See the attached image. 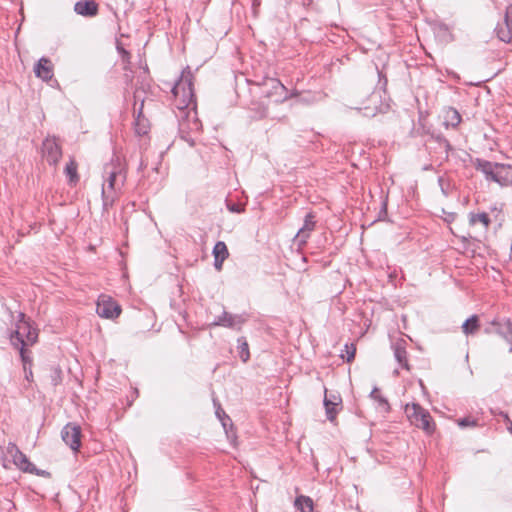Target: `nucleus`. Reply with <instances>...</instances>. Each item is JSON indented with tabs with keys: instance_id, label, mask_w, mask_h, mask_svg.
I'll return each instance as SVG.
<instances>
[{
	"instance_id": "obj_1",
	"label": "nucleus",
	"mask_w": 512,
	"mask_h": 512,
	"mask_svg": "<svg viewBox=\"0 0 512 512\" xmlns=\"http://www.w3.org/2000/svg\"><path fill=\"white\" fill-rule=\"evenodd\" d=\"M31 325L28 322L21 321L16 325V329L10 335L11 344L16 348L21 356L26 379L32 376V366L30 361V346L32 345Z\"/></svg>"
},
{
	"instance_id": "obj_2",
	"label": "nucleus",
	"mask_w": 512,
	"mask_h": 512,
	"mask_svg": "<svg viewBox=\"0 0 512 512\" xmlns=\"http://www.w3.org/2000/svg\"><path fill=\"white\" fill-rule=\"evenodd\" d=\"M405 413L412 425L422 429L427 434H432L435 430V422L430 413L418 403L407 404Z\"/></svg>"
},
{
	"instance_id": "obj_3",
	"label": "nucleus",
	"mask_w": 512,
	"mask_h": 512,
	"mask_svg": "<svg viewBox=\"0 0 512 512\" xmlns=\"http://www.w3.org/2000/svg\"><path fill=\"white\" fill-rule=\"evenodd\" d=\"M194 76L189 66L184 68L179 79L172 87V93L176 97L182 98V103L188 107L194 100Z\"/></svg>"
},
{
	"instance_id": "obj_4",
	"label": "nucleus",
	"mask_w": 512,
	"mask_h": 512,
	"mask_svg": "<svg viewBox=\"0 0 512 512\" xmlns=\"http://www.w3.org/2000/svg\"><path fill=\"white\" fill-rule=\"evenodd\" d=\"M259 86L262 97L272 99L275 103H282L288 98L287 89L279 79L266 77Z\"/></svg>"
},
{
	"instance_id": "obj_5",
	"label": "nucleus",
	"mask_w": 512,
	"mask_h": 512,
	"mask_svg": "<svg viewBox=\"0 0 512 512\" xmlns=\"http://www.w3.org/2000/svg\"><path fill=\"white\" fill-rule=\"evenodd\" d=\"M474 166L477 171L482 172L485 175L486 180L493 182L501 181V172L495 171L496 169L504 170L506 168H510V165L493 163L488 160H484L481 158H476L474 161Z\"/></svg>"
},
{
	"instance_id": "obj_6",
	"label": "nucleus",
	"mask_w": 512,
	"mask_h": 512,
	"mask_svg": "<svg viewBox=\"0 0 512 512\" xmlns=\"http://www.w3.org/2000/svg\"><path fill=\"white\" fill-rule=\"evenodd\" d=\"M34 76L42 79L52 88L59 86L58 81L54 79V65L47 57H41L34 65Z\"/></svg>"
},
{
	"instance_id": "obj_7",
	"label": "nucleus",
	"mask_w": 512,
	"mask_h": 512,
	"mask_svg": "<svg viewBox=\"0 0 512 512\" xmlns=\"http://www.w3.org/2000/svg\"><path fill=\"white\" fill-rule=\"evenodd\" d=\"M247 320L248 316L246 314H231L224 310L221 315L215 317L210 326H220L240 331L242 325L247 322Z\"/></svg>"
},
{
	"instance_id": "obj_8",
	"label": "nucleus",
	"mask_w": 512,
	"mask_h": 512,
	"mask_svg": "<svg viewBox=\"0 0 512 512\" xmlns=\"http://www.w3.org/2000/svg\"><path fill=\"white\" fill-rule=\"evenodd\" d=\"M104 172L107 174V179L103 183L105 188L121 190L126 181V174L123 172L120 164L117 167L113 163L108 164L105 166Z\"/></svg>"
},
{
	"instance_id": "obj_9",
	"label": "nucleus",
	"mask_w": 512,
	"mask_h": 512,
	"mask_svg": "<svg viewBox=\"0 0 512 512\" xmlns=\"http://www.w3.org/2000/svg\"><path fill=\"white\" fill-rule=\"evenodd\" d=\"M81 435V427L74 423L66 424L61 431L62 440L74 452L81 447Z\"/></svg>"
},
{
	"instance_id": "obj_10",
	"label": "nucleus",
	"mask_w": 512,
	"mask_h": 512,
	"mask_svg": "<svg viewBox=\"0 0 512 512\" xmlns=\"http://www.w3.org/2000/svg\"><path fill=\"white\" fill-rule=\"evenodd\" d=\"M121 306L111 298L102 296L97 303L96 312L97 314L105 319H114L121 313Z\"/></svg>"
},
{
	"instance_id": "obj_11",
	"label": "nucleus",
	"mask_w": 512,
	"mask_h": 512,
	"mask_svg": "<svg viewBox=\"0 0 512 512\" xmlns=\"http://www.w3.org/2000/svg\"><path fill=\"white\" fill-rule=\"evenodd\" d=\"M41 152L49 165H56L62 155L61 147L55 138H46L42 143Z\"/></svg>"
},
{
	"instance_id": "obj_12",
	"label": "nucleus",
	"mask_w": 512,
	"mask_h": 512,
	"mask_svg": "<svg viewBox=\"0 0 512 512\" xmlns=\"http://www.w3.org/2000/svg\"><path fill=\"white\" fill-rule=\"evenodd\" d=\"M363 108L364 110L369 111L368 113H366V115L374 116L377 113L385 112L389 108V105L388 103L382 100V95L380 91H373L369 95L367 103H365Z\"/></svg>"
},
{
	"instance_id": "obj_13",
	"label": "nucleus",
	"mask_w": 512,
	"mask_h": 512,
	"mask_svg": "<svg viewBox=\"0 0 512 512\" xmlns=\"http://www.w3.org/2000/svg\"><path fill=\"white\" fill-rule=\"evenodd\" d=\"M6 457L11 459L13 464L22 471H30L31 465L28 457L23 454L15 444L9 443L6 448Z\"/></svg>"
},
{
	"instance_id": "obj_14",
	"label": "nucleus",
	"mask_w": 512,
	"mask_h": 512,
	"mask_svg": "<svg viewBox=\"0 0 512 512\" xmlns=\"http://www.w3.org/2000/svg\"><path fill=\"white\" fill-rule=\"evenodd\" d=\"M495 30L501 41L512 43V3L506 7L504 25H498Z\"/></svg>"
},
{
	"instance_id": "obj_15",
	"label": "nucleus",
	"mask_w": 512,
	"mask_h": 512,
	"mask_svg": "<svg viewBox=\"0 0 512 512\" xmlns=\"http://www.w3.org/2000/svg\"><path fill=\"white\" fill-rule=\"evenodd\" d=\"M324 406L326 411V417L330 422H333L336 419V415L338 413V407H342V399L339 395L335 394H327L325 392L324 397Z\"/></svg>"
},
{
	"instance_id": "obj_16",
	"label": "nucleus",
	"mask_w": 512,
	"mask_h": 512,
	"mask_svg": "<svg viewBox=\"0 0 512 512\" xmlns=\"http://www.w3.org/2000/svg\"><path fill=\"white\" fill-rule=\"evenodd\" d=\"M74 11L83 17H95L99 12V5L94 0H80L74 4Z\"/></svg>"
},
{
	"instance_id": "obj_17",
	"label": "nucleus",
	"mask_w": 512,
	"mask_h": 512,
	"mask_svg": "<svg viewBox=\"0 0 512 512\" xmlns=\"http://www.w3.org/2000/svg\"><path fill=\"white\" fill-rule=\"evenodd\" d=\"M406 342L404 340H398L397 342H395L392 346L393 348V351H394V357L396 359V361L398 362V364L403 368V369H406V370H410V365L408 363V353H407V350H406Z\"/></svg>"
},
{
	"instance_id": "obj_18",
	"label": "nucleus",
	"mask_w": 512,
	"mask_h": 512,
	"mask_svg": "<svg viewBox=\"0 0 512 512\" xmlns=\"http://www.w3.org/2000/svg\"><path fill=\"white\" fill-rule=\"evenodd\" d=\"M120 191L121 190L117 189H107L105 188V184H102L101 198L103 212H108L109 209L114 205L115 201L118 199Z\"/></svg>"
},
{
	"instance_id": "obj_19",
	"label": "nucleus",
	"mask_w": 512,
	"mask_h": 512,
	"mask_svg": "<svg viewBox=\"0 0 512 512\" xmlns=\"http://www.w3.org/2000/svg\"><path fill=\"white\" fill-rule=\"evenodd\" d=\"M313 213H307L304 218V224L297 233V238L300 243H305L309 237V234L315 228L316 221Z\"/></svg>"
},
{
	"instance_id": "obj_20",
	"label": "nucleus",
	"mask_w": 512,
	"mask_h": 512,
	"mask_svg": "<svg viewBox=\"0 0 512 512\" xmlns=\"http://www.w3.org/2000/svg\"><path fill=\"white\" fill-rule=\"evenodd\" d=\"M461 120V115L457 109L453 107H447L444 109L443 124L446 128H456L460 124Z\"/></svg>"
},
{
	"instance_id": "obj_21",
	"label": "nucleus",
	"mask_w": 512,
	"mask_h": 512,
	"mask_svg": "<svg viewBox=\"0 0 512 512\" xmlns=\"http://www.w3.org/2000/svg\"><path fill=\"white\" fill-rule=\"evenodd\" d=\"M143 106H144V101L142 100L139 108L137 109V114H136L135 123H134L135 124V132L139 136H143L148 133V125L146 123L147 120L143 116Z\"/></svg>"
},
{
	"instance_id": "obj_22",
	"label": "nucleus",
	"mask_w": 512,
	"mask_h": 512,
	"mask_svg": "<svg viewBox=\"0 0 512 512\" xmlns=\"http://www.w3.org/2000/svg\"><path fill=\"white\" fill-rule=\"evenodd\" d=\"M461 328L462 332L467 336L475 334L480 328L479 316L476 314L471 315L463 322Z\"/></svg>"
},
{
	"instance_id": "obj_23",
	"label": "nucleus",
	"mask_w": 512,
	"mask_h": 512,
	"mask_svg": "<svg viewBox=\"0 0 512 512\" xmlns=\"http://www.w3.org/2000/svg\"><path fill=\"white\" fill-rule=\"evenodd\" d=\"M430 140L434 141L438 145V148L443 150V159L448 160L449 152L453 149L450 142L441 133H432Z\"/></svg>"
},
{
	"instance_id": "obj_24",
	"label": "nucleus",
	"mask_w": 512,
	"mask_h": 512,
	"mask_svg": "<svg viewBox=\"0 0 512 512\" xmlns=\"http://www.w3.org/2000/svg\"><path fill=\"white\" fill-rule=\"evenodd\" d=\"M495 334L501 337L504 341H510L512 335V321L510 318H504V323L495 328Z\"/></svg>"
},
{
	"instance_id": "obj_25",
	"label": "nucleus",
	"mask_w": 512,
	"mask_h": 512,
	"mask_svg": "<svg viewBox=\"0 0 512 512\" xmlns=\"http://www.w3.org/2000/svg\"><path fill=\"white\" fill-rule=\"evenodd\" d=\"M295 507L301 512H313L314 504L313 500L304 495L297 496L295 499Z\"/></svg>"
},
{
	"instance_id": "obj_26",
	"label": "nucleus",
	"mask_w": 512,
	"mask_h": 512,
	"mask_svg": "<svg viewBox=\"0 0 512 512\" xmlns=\"http://www.w3.org/2000/svg\"><path fill=\"white\" fill-rule=\"evenodd\" d=\"M64 173L68 177L70 184H75L79 181V176L77 173V163L75 162V160L71 159L66 164Z\"/></svg>"
},
{
	"instance_id": "obj_27",
	"label": "nucleus",
	"mask_w": 512,
	"mask_h": 512,
	"mask_svg": "<svg viewBox=\"0 0 512 512\" xmlns=\"http://www.w3.org/2000/svg\"><path fill=\"white\" fill-rule=\"evenodd\" d=\"M238 353L240 359L245 363L250 358L249 346L245 337H239L237 339Z\"/></svg>"
},
{
	"instance_id": "obj_28",
	"label": "nucleus",
	"mask_w": 512,
	"mask_h": 512,
	"mask_svg": "<svg viewBox=\"0 0 512 512\" xmlns=\"http://www.w3.org/2000/svg\"><path fill=\"white\" fill-rule=\"evenodd\" d=\"M370 397L377 401L378 406L384 411L388 412L390 410V405L388 403V400L380 395L379 389L377 387H374L373 390L370 393Z\"/></svg>"
},
{
	"instance_id": "obj_29",
	"label": "nucleus",
	"mask_w": 512,
	"mask_h": 512,
	"mask_svg": "<svg viewBox=\"0 0 512 512\" xmlns=\"http://www.w3.org/2000/svg\"><path fill=\"white\" fill-rule=\"evenodd\" d=\"M212 254L214 257L226 260L229 256V251L225 242L217 241L213 247Z\"/></svg>"
},
{
	"instance_id": "obj_30",
	"label": "nucleus",
	"mask_w": 512,
	"mask_h": 512,
	"mask_svg": "<svg viewBox=\"0 0 512 512\" xmlns=\"http://www.w3.org/2000/svg\"><path fill=\"white\" fill-rule=\"evenodd\" d=\"M469 221L471 224H475L476 222H481L485 228H488L491 223L489 215L486 212L477 213V214L470 213Z\"/></svg>"
},
{
	"instance_id": "obj_31",
	"label": "nucleus",
	"mask_w": 512,
	"mask_h": 512,
	"mask_svg": "<svg viewBox=\"0 0 512 512\" xmlns=\"http://www.w3.org/2000/svg\"><path fill=\"white\" fill-rule=\"evenodd\" d=\"M438 185L440 187L442 194L445 197H448L450 194V189H451L450 181L448 179H445L443 176H439L438 177Z\"/></svg>"
},
{
	"instance_id": "obj_32",
	"label": "nucleus",
	"mask_w": 512,
	"mask_h": 512,
	"mask_svg": "<svg viewBox=\"0 0 512 512\" xmlns=\"http://www.w3.org/2000/svg\"><path fill=\"white\" fill-rule=\"evenodd\" d=\"M377 73H378V91L382 92L383 94H386V87H387V77L386 75L376 67Z\"/></svg>"
},
{
	"instance_id": "obj_33",
	"label": "nucleus",
	"mask_w": 512,
	"mask_h": 512,
	"mask_svg": "<svg viewBox=\"0 0 512 512\" xmlns=\"http://www.w3.org/2000/svg\"><path fill=\"white\" fill-rule=\"evenodd\" d=\"M457 424L461 428L475 427L477 426V420L472 417H463L457 421Z\"/></svg>"
},
{
	"instance_id": "obj_34",
	"label": "nucleus",
	"mask_w": 512,
	"mask_h": 512,
	"mask_svg": "<svg viewBox=\"0 0 512 512\" xmlns=\"http://www.w3.org/2000/svg\"><path fill=\"white\" fill-rule=\"evenodd\" d=\"M179 133L181 138L186 141L190 147H193L195 145V140L185 132V123L179 124Z\"/></svg>"
},
{
	"instance_id": "obj_35",
	"label": "nucleus",
	"mask_w": 512,
	"mask_h": 512,
	"mask_svg": "<svg viewBox=\"0 0 512 512\" xmlns=\"http://www.w3.org/2000/svg\"><path fill=\"white\" fill-rule=\"evenodd\" d=\"M226 207L232 213H242L245 211V207L242 204L231 202L226 200Z\"/></svg>"
},
{
	"instance_id": "obj_36",
	"label": "nucleus",
	"mask_w": 512,
	"mask_h": 512,
	"mask_svg": "<svg viewBox=\"0 0 512 512\" xmlns=\"http://www.w3.org/2000/svg\"><path fill=\"white\" fill-rule=\"evenodd\" d=\"M62 381V371L60 368L56 367L52 370L51 373V384L53 386H57Z\"/></svg>"
},
{
	"instance_id": "obj_37",
	"label": "nucleus",
	"mask_w": 512,
	"mask_h": 512,
	"mask_svg": "<svg viewBox=\"0 0 512 512\" xmlns=\"http://www.w3.org/2000/svg\"><path fill=\"white\" fill-rule=\"evenodd\" d=\"M215 413L219 420L222 422L223 427L226 428V421H230L229 416L224 412V410L221 409L220 406L217 408Z\"/></svg>"
},
{
	"instance_id": "obj_38",
	"label": "nucleus",
	"mask_w": 512,
	"mask_h": 512,
	"mask_svg": "<svg viewBox=\"0 0 512 512\" xmlns=\"http://www.w3.org/2000/svg\"><path fill=\"white\" fill-rule=\"evenodd\" d=\"M225 261V259H221V258H217V257H214V268L217 270V271H221L222 270V267H223V262Z\"/></svg>"
},
{
	"instance_id": "obj_39",
	"label": "nucleus",
	"mask_w": 512,
	"mask_h": 512,
	"mask_svg": "<svg viewBox=\"0 0 512 512\" xmlns=\"http://www.w3.org/2000/svg\"><path fill=\"white\" fill-rule=\"evenodd\" d=\"M34 475L43 476V477L50 479V473L48 471L38 469L35 466H34Z\"/></svg>"
},
{
	"instance_id": "obj_40",
	"label": "nucleus",
	"mask_w": 512,
	"mask_h": 512,
	"mask_svg": "<svg viewBox=\"0 0 512 512\" xmlns=\"http://www.w3.org/2000/svg\"><path fill=\"white\" fill-rule=\"evenodd\" d=\"M504 323V318L495 317L489 324L495 329Z\"/></svg>"
},
{
	"instance_id": "obj_41",
	"label": "nucleus",
	"mask_w": 512,
	"mask_h": 512,
	"mask_svg": "<svg viewBox=\"0 0 512 512\" xmlns=\"http://www.w3.org/2000/svg\"><path fill=\"white\" fill-rule=\"evenodd\" d=\"M200 126L201 124L197 118H194V120L191 123H189V128L191 130H199Z\"/></svg>"
},
{
	"instance_id": "obj_42",
	"label": "nucleus",
	"mask_w": 512,
	"mask_h": 512,
	"mask_svg": "<svg viewBox=\"0 0 512 512\" xmlns=\"http://www.w3.org/2000/svg\"><path fill=\"white\" fill-rule=\"evenodd\" d=\"M356 349L352 346L351 352H348L347 361L350 362L355 357Z\"/></svg>"
},
{
	"instance_id": "obj_43",
	"label": "nucleus",
	"mask_w": 512,
	"mask_h": 512,
	"mask_svg": "<svg viewBox=\"0 0 512 512\" xmlns=\"http://www.w3.org/2000/svg\"><path fill=\"white\" fill-rule=\"evenodd\" d=\"M494 331H495V329L490 324H489V326L484 328V333L488 334V335L492 334V333H495Z\"/></svg>"
},
{
	"instance_id": "obj_44",
	"label": "nucleus",
	"mask_w": 512,
	"mask_h": 512,
	"mask_svg": "<svg viewBox=\"0 0 512 512\" xmlns=\"http://www.w3.org/2000/svg\"><path fill=\"white\" fill-rule=\"evenodd\" d=\"M380 214H387V201H383Z\"/></svg>"
},
{
	"instance_id": "obj_45",
	"label": "nucleus",
	"mask_w": 512,
	"mask_h": 512,
	"mask_svg": "<svg viewBox=\"0 0 512 512\" xmlns=\"http://www.w3.org/2000/svg\"><path fill=\"white\" fill-rule=\"evenodd\" d=\"M508 182V177L501 174V181L497 182L500 185H505Z\"/></svg>"
},
{
	"instance_id": "obj_46",
	"label": "nucleus",
	"mask_w": 512,
	"mask_h": 512,
	"mask_svg": "<svg viewBox=\"0 0 512 512\" xmlns=\"http://www.w3.org/2000/svg\"><path fill=\"white\" fill-rule=\"evenodd\" d=\"M252 6H253L254 9L259 7L260 6V0H253L252 1Z\"/></svg>"
},
{
	"instance_id": "obj_47",
	"label": "nucleus",
	"mask_w": 512,
	"mask_h": 512,
	"mask_svg": "<svg viewBox=\"0 0 512 512\" xmlns=\"http://www.w3.org/2000/svg\"><path fill=\"white\" fill-rule=\"evenodd\" d=\"M37 338H38V333L34 329V338H33L34 344L37 342Z\"/></svg>"
},
{
	"instance_id": "obj_48",
	"label": "nucleus",
	"mask_w": 512,
	"mask_h": 512,
	"mask_svg": "<svg viewBox=\"0 0 512 512\" xmlns=\"http://www.w3.org/2000/svg\"><path fill=\"white\" fill-rule=\"evenodd\" d=\"M509 343H511V347H510V352L512 353V335L510 336V341H508Z\"/></svg>"
},
{
	"instance_id": "obj_49",
	"label": "nucleus",
	"mask_w": 512,
	"mask_h": 512,
	"mask_svg": "<svg viewBox=\"0 0 512 512\" xmlns=\"http://www.w3.org/2000/svg\"><path fill=\"white\" fill-rule=\"evenodd\" d=\"M508 430L512 434V422L510 423V426L508 427Z\"/></svg>"
}]
</instances>
